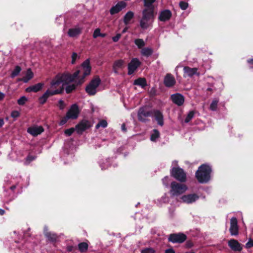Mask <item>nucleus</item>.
<instances>
[{"label":"nucleus","mask_w":253,"mask_h":253,"mask_svg":"<svg viewBox=\"0 0 253 253\" xmlns=\"http://www.w3.org/2000/svg\"><path fill=\"white\" fill-rule=\"evenodd\" d=\"M121 128L123 131H124V132L126 131V125L124 123L122 125Z\"/></svg>","instance_id":"13d9d810"},{"label":"nucleus","mask_w":253,"mask_h":253,"mask_svg":"<svg viewBox=\"0 0 253 253\" xmlns=\"http://www.w3.org/2000/svg\"><path fill=\"white\" fill-rule=\"evenodd\" d=\"M134 16V13L131 11L127 12L123 18V22L126 25H127L130 23L131 20H132Z\"/></svg>","instance_id":"bb28decb"},{"label":"nucleus","mask_w":253,"mask_h":253,"mask_svg":"<svg viewBox=\"0 0 253 253\" xmlns=\"http://www.w3.org/2000/svg\"><path fill=\"white\" fill-rule=\"evenodd\" d=\"M126 6V4L125 1L123 0L120 1L110 8L109 10L110 13L112 15L118 13L125 8Z\"/></svg>","instance_id":"2eb2a0df"},{"label":"nucleus","mask_w":253,"mask_h":253,"mask_svg":"<svg viewBox=\"0 0 253 253\" xmlns=\"http://www.w3.org/2000/svg\"><path fill=\"white\" fill-rule=\"evenodd\" d=\"M107 122L105 120H102L100 121L96 125L95 128L96 129L99 128L100 127H102L103 128H105L107 126Z\"/></svg>","instance_id":"4c0bfd02"},{"label":"nucleus","mask_w":253,"mask_h":253,"mask_svg":"<svg viewBox=\"0 0 253 253\" xmlns=\"http://www.w3.org/2000/svg\"><path fill=\"white\" fill-rule=\"evenodd\" d=\"M64 88L63 86L61 87L60 88L55 90H50L48 89L39 98V103L40 104L42 105L46 102L48 98L50 96L56 94H62L64 92Z\"/></svg>","instance_id":"0eeeda50"},{"label":"nucleus","mask_w":253,"mask_h":253,"mask_svg":"<svg viewBox=\"0 0 253 253\" xmlns=\"http://www.w3.org/2000/svg\"><path fill=\"white\" fill-rule=\"evenodd\" d=\"M211 167L204 164L198 168L195 173V177L199 183H207L211 179Z\"/></svg>","instance_id":"7ed1b4c3"},{"label":"nucleus","mask_w":253,"mask_h":253,"mask_svg":"<svg viewBox=\"0 0 253 253\" xmlns=\"http://www.w3.org/2000/svg\"><path fill=\"white\" fill-rule=\"evenodd\" d=\"M44 86V84L42 83H39L33 85H31L26 89L27 92H37L42 89Z\"/></svg>","instance_id":"4be33fe9"},{"label":"nucleus","mask_w":253,"mask_h":253,"mask_svg":"<svg viewBox=\"0 0 253 253\" xmlns=\"http://www.w3.org/2000/svg\"><path fill=\"white\" fill-rule=\"evenodd\" d=\"M155 250L152 248H144L141 251V253H155Z\"/></svg>","instance_id":"79ce46f5"},{"label":"nucleus","mask_w":253,"mask_h":253,"mask_svg":"<svg viewBox=\"0 0 253 253\" xmlns=\"http://www.w3.org/2000/svg\"><path fill=\"white\" fill-rule=\"evenodd\" d=\"M44 131L42 126L30 127L27 129V132L34 136H36L41 134Z\"/></svg>","instance_id":"412c9836"},{"label":"nucleus","mask_w":253,"mask_h":253,"mask_svg":"<svg viewBox=\"0 0 253 253\" xmlns=\"http://www.w3.org/2000/svg\"><path fill=\"white\" fill-rule=\"evenodd\" d=\"M218 100L214 99L212 101L210 106V109L211 111H215L217 110Z\"/></svg>","instance_id":"c9c22d12"},{"label":"nucleus","mask_w":253,"mask_h":253,"mask_svg":"<svg viewBox=\"0 0 253 253\" xmlns=\"http://www.w3.org/2000/svg\"><path fill=\"white\" fill-rule=\"evenodd\" d=\"M105 36H106V34H102V33H100V36H99V37H102V38H104V37H105Z\"/></svg>","instance_id":"338daca9"},{"label":"nucleus","mask_w":253,"mask_h":253,"mask_svg":"<svg viewBox=\"0 0 253 253\" xmlns=\"http://www.w3.org/2000/svg\"><path fill=\"white\" fill-rule=\"evenodd\" d=\"M34 74L30 68L27 69L26 75L22 78L18 79V81H23L24 83H27L33 78Z\"/></svg>","instance_id":"393cba45"},{"label":"nucleus","mask_w":253,"mask_h":253,"mask_svg":"<svg viewBox=\"0 0 253 253\" xmlns=\"http://www.w3.org/2000/svg\"><path fill=\"white\" fill-rule=\"evenodd\" d=\"M16 187V185H12L10 187V189L12 190V191H13Z\"/></svg>","instance_id":"69168bd1"},{"label":"nucleus","mask_w":253,"mask_h":253,"mask_svg":"<svg viewBox=\"0 0 253 253\" xmlns=\"http://www.w3.org/2000/svg\"><path fill=\"white\" fill-rule=\"evenodd\" d=\"M133 84L140 86L142 88L145 87L147 85L146 80L144 78H139L135 80Z\"/></svg>","instance_id":"cd10ccee"},{"label":"nucleus","mask_w":253,"mask_h":253,"mask_svg":"<svg viewBox=\"0 0 253 253\" xmlns=\"http://www.w3.org/2000/svg\"><path fill=\"white\" fill-rule=\"evenodd\" d=\"M4 124L3 119L0 118V127H1Z\"/></svg>","instance_id":"bf43d9fd"},{"label":"nucleus","mask_w":253,"mask_h":253,"mask_svg":"<svg viewBox=\"0 0 253 253\" xmlns=\"http://www.w3.org/2000/svg\"><path fill=\"white\" fill-rule=\"evenodd\" d=\"M229 231L231 235L232 236H236L239 234L238 221L236 217H232L230 220V227Z\"/></svg>","instance_id":"dca6fc26"},{"label":"nucleus","mask_w":253,"mask_h":253,"mask_svg":"<svg viewBox=\"0 0 253 253\" xmlns=\"http://www.w3.org/2000/svg\"><path fill=\"white\" fill-rule=\"evenodd\" d=\"M153 115L158 124L160 126H163L164 125V116L162 113L158 110H156L153 111Z\"/></svg>","instance_id":"5701e85b"},{"label":"nucleus","mask_w":253,"mask_h":253,"mask_svg":"<svg viewBox=\"0 0 253 253\" xmlns=\"http://www.w3.org/2000/svg\"><path fill=\"white\" fill-rule=\"evenodd\" d=\"M185 246L187 248H190L193 246V243L191 241H187L185 243Z\"/></svg>","instance_id":"603ef678"},{"label":"nucleus","mask_w":253,"mask_h":253,"mask_svg":"<svg viewBox=\"0 0 253 253\" xmlns=\"http://www.w3.org/2000/svg\"><path fill=\"white\" fill-rule=\"evenodd\" d=\"M80 110L78 106L76 104H73L68 111L67 112V117L71 119H76L79 115Z\"/></svg>","instance_id":"ddd939ff"},{"label":"nucleus","mask_w":253,"mask_h":253,"mask_svg":"<svg viewBox=\"0 0 253 253\" xmlns=\"http://www.w3.org/2000/svg\"><path fill=\"white\" fill-rule=\"evenodd\" d=\"M4 94L1 92H0V101L3 100V99L4 98Z\"/></svg>","instance_id":"052dcab7"},{"label":"nucleus","mask_w":253,"mask_h":253,"mask_svg":"<svg viewBox=\"0 0 253 253\" xmlns=\"http://www.w3.org/2000/svg\"><path fill=\"white\" fill-rule=\"evenodd\" d=\"M4 213H5L4 210L0 209V215H2L4 214Z\"/></svg>","instance_id":"e2e57ef3"},{"label":"nucleus","mask_w":253,"mask_h":253,"mask_svg":"<svg viewBox=\"0 0 253 253\" xmlns=\"http://www.w3.org/2000/svg\"><path fill=\"white\" fill-rule=\"evenodd\" d=\"M171 99L172 102L178 106H181L184 102V96L180 93L171 95Z\"/></svg>","instance_id":"aec40b11"},{"label":"nucleus","mask_w":253,"mask_h":253,"mask_svg":"<svg viewBox=\"0 0 253 253\" xmlns=\"http://www.w3.org/2000/svg\"><path fill=\"white\" fill-rule=\"evenodd\" d=\"M80 71V70L76 71L73 74L68 72L58 73L50 82V88L56 89L58 86H60L59 88L62 86L64 88V85L68 84L74 81L75 78L78 77Z\"/></svg>","instance_id":"f257e3e1"},{"label":"nucleus","mask_w":253,"mask_h":253,"mask_svg":"<svg viewBox=\"0 0 253 253\" xmlns=\"http://www.w3.org/2000/svg\"><path fill=\"white\" fill-rule=\"evenodd\" d=\"M76 128H74V127H71V128H70L69 129H66L65 131H64V133L68 136H71L73 133L75 131Z\"/></svg>","instance_id":"c03bdc74"},{"label":"nucleus","mask_w":253,"mask_h":253,"mask_svg":"<svg viewBox=\"0 0 253 253\" xmlns=\"http://www.w3.org/2000/svg\"><path fill=\"white\" fill-rule=\"evenodd\" d=\"M164 83L166 86L171 87L175 85L176 81L171 74H167L164 78Z\"/></svg>","instance_id":"6ab92c4d"},{"label":"nucleus","mask_w":253,"mask_h":253,"mask_svg":"<svg viewBox=\"0 0 253 253\" xmlns=\"http://www.w3.org/2000/svg\"><path fill=\"white\" fill-rule=\"evenodd\" d=\"M153 115V111L151 110L146 106L140 107L138 111V119L142 122H146L148 121L147 118L152 117Z\"/></svg>","instance_id":"6e6552de"},{"label":"nucleus","mask_w":253,"mask_h":253,"mask_svg":"<svg viewBox=\"0 0 253 253\" xmlns=\"http://www.w3.org/2000/svg\"><path fill=\"white\" fill-rule=\"evenodd\" d=\"M121 37V34H117L115 36L112 38V40L114 42H117Z\"/></svg>","instance_id":"3c124183"},{"label":"nucleus","mask_w":253,"mask_h":253,"mask_svg":"<svg viewBox=\"0 0 253 253\" xmlns=\"http://www.w3.org/2000/svg\"><path fill=\"white\" fill-rule=\"evenodd\" d=\"M91 126L89 121L83 119L76 126L75 128L78 134H82L84 131L91 127Z\"/></svg>","instance_id":"9b49d317"},{"label":"nucleus","mask_w":253,"mask_h":253,"mask_svg":"<svg viewBox=\"0 0 253 253\" xmlns=\"http://www.w3.org/2000/svg\"><path fill=\"white\" fill-rule=\"evenodd\" d=\"M27 101V98L25 96H23L18 99L17 103L19 105H24Z\"/></svg>","instance_id":"a19ab883"},{"label":"nucleus","mask_w":253,"mask_h":253,"mask_svg":"<svg viewBox=\"0 0 253 253\" xmlns=\"http://www.w3.org/2000/svg\"><path fill=\"white\" fill-rule=\"evenodd\" d=\"M101 83V80L98 76H95L87 85L85 88L86 92L90 96L94 95L96 92V88Z\"/></svg>","instance_id":"423d86ee"},{"label":"nucleus","mask_w":253,"mask_h":253,"mask_svg":"<svg viewBox=\"0 0 253 253\" xmlns=\"http://www.w3.org/2000/svg\"><path fill=\"white\" fill-rule=\"evenodd\" d=\"M253 247V240L250 239L249 241L246 243L245 247L247 249H250Z\"/></svg>","instance_id":"de8ad7c7"},{"label":"nucleus","mask_w":253,"mask_h":253,"mask_svg":"<svg viewBox=\"0 0 253 253\" xmlns=\"http://www.w3.org/2000/svg\"><path fill=\"white\" fill-rule=\"evenodd\" d=\"M128 30V27H126L122 31V33H126Z\"/></svg>","instance_id":"0e129e2a"},{"label":"nucleus","mask_w":253,"mask_h":253,"mask_svg":"<svg viewBox=\"0 0 253 253\" xmlns=\"http://www.w3.org/2000/svg\"><path fill=\"white\" fill-rule=\"evenodd\" d=\"M134 43L137 46L138 48H141L145 44L143 40L141 39H137L135 40Z\"/></svg>","instance_id":"e433bc0d"},{"label":"nucleus","mask_w":253,"mask_h":253,"mask_svg":"<svg viewBox=\"0 0 253 253\" xmlns=\"http://www.w3.org/2000/svg\"><path fill=\"white\" fill-rule=\"evenodd\" d=\"M100 35V30L99 28L95 29L93 34V38H96Z\"/></svg>","instance_id":"09e8293b"},{"label":"nucleus","mask_w":253,"mask_h":253,"mask_svg":"<svg viewBox=\"0 0 253 253\" xmlns=\"http://www.w3.org/2000/svg\"><path fill=\"white\" fill-rule=\"evenodd\" d=\"M91 70L90 60L89 59H87L82 63L79 69L76 70L81 71L78 77L76 78L78 80L79 84H82L84 83L85 78L90 75Z\"/></svg>","instance_id":"20e7f679"},{"label":"nucleus","mask_w":253,"mask_h":253,"mask_svg":"<svg viewBox=\"0 0 253 253\" xmlns=\"http://www.w3.org/2000/svg\"><path fill=\"white\" fill-rule=\"evenodd\" d=\"M76 250V247L73 246H68L67 247V251L69 252H72Z\"/></svg>","instance_id":"864d4df0"},{"label":"nucleus","mask_w":253,"mask_h":253,"mask_svg":"<svg viewBox=\"0 0 253 253\" xmlns=\"http://www.w3.org/2000/svg\"><path fill=\"white\" fill-rule=\"evenodd\" d=\"M88 248V245L86 242H82L78 244V249L81 253L86 252Z\"/></svg>","instance_id":"7c9ffc66"},{"label":"nucleus","mask_w":253,"mask_h":253,"mask_svg":"<svg viewBox=\"0 0 253 253\" xmlns=\"http://www.w3.org/2000/svg\"><path fill=\"white\" fill-rule=\"evenodd\" d=\"M142 16L140 20V26L143 30H146L152 25L156 14L154 6L146 8L142 11Z\"/></svg>","instance_id":"f03ea898"},{"label":"nucleus","mask_w":253,"mask_h":253,"mask_svg":"<svg viewBox=\"0 0 253 253\" xmlns=\"http://www.w3.org/2000/svg\"><path fill=\"white\" fill-rule=\"evenodd\" d=\"M144 0V6L147 8H150L152 6L153 3L156 0Z\"/></svg>","instance_id":"ea45409f"},{"label":"nucleus","mask_w":253,"mask_h":253,"mask_svg":"<svg viewBox=\"0 0 253 253\" xmlns=\"http://www.w3.org/2000/svg\"><path fill=\"white\" fill-rule=\"evenodd\" d=\"M124 64V61L123 60L120 59L115 61L113 66L115 72L117 73V71L116 70L118 68H122Z\"/></svg>","instance_id":"2f4dec72"},{"label":"nucleus","mask_w":253,"mask_h":253,"mask_svg":"<svg viewBox=\"0 0 253 253\" xmlns=\"http://www.w3.org/2000/svg\"><path fill=\"white\" fill-rule=\"evenodd\" d=\"M195 114V111H190L189 112L188 114H187L186 117L185 118L184 120V122L186 123H189L191 119L193 118L194 115Z\"/></svg>","instance_id":"58836bf2"},{"label":"nucleus","mask_w":253,"mask_h":253,"mask_svg":"<svg viewBox=\"0 0 253 253\" xmlns=\"http://www.w3.org/2000/svg\"><path fill=\"white\" fill-rule=\"evenodd\" d=\"M171 175L181 182H184L186 180V173L183 169L174 167L171 171Z\"/></svg>","instance_id":"9d476101"},{"label":"nucleus","mask_w":253,"mask_h":253,"mask_svg":"<svg viewBox=\"0 0 253 253\" xmlns=\"http://www.w3.org/2000/svg\"><path fill=\"white\" fill-rule=\"evenodd\" d=\"M165 253H175V252L173 249L170 248L166 250L165 251Z\"/></svg>","instance_id":"4d7b16f0"},{"label":"nucleus","mask_w":253,"mask_h":253,"mask_svg":"<svg viewBox=\"0 0 253 253\" xmlns=\"http://www.w3.org/2000/svg\"><path fill=\"white\" fill-rule=\"evenodd\" d=\"M180 199L183 203L189 204L196 202L199 199V196L195 193L183 195Z\"/></svg>","instance_id":"4468645a"},{"label":"nucleus","mask_w":253,"mask_h":253,"mask_svg":"<svg viewBox=\"0 0 253 253\" xmlns=\"http://www.w3.org/2000/svg\"><path fill=\"white\" fill-rule=\"evenodd\" d=\"M69 119H71L70 118H68L67 117V115L66 114V116L63 117L59 122L60 126H63L65 125L68 121Z\"/></svg>","instance_id":"a18cd8bd"},{"label":"nucleus","mask_w":253,"mask_h":253,"mask_svg":"<svg viewBox=\"0 0 253 253\" xmlns=\"http://www.w3.org/2000/svg\"><path fill=\"white\" fill-rule=\"evenodd\" d=\"M160 137V132L158 129H154L153 130V133L151 135L150 139L152 141H156L157 139Z\"/></svg>","instance_id":"72a5a7b5"},{"label":"nucleus","mask_w":253,"mask_h":253,"mask_svg":"<svg viewBox=\"0 0 253 253\" xmlns=\"http://www.w3.org/2000/svg\"><path fill=\"white\" fill-rule=\"evenodd\" d=\"M140 65L141 62L138 58H135L132 59L130 62L128 64V75H132Z\"/></svg>","instance_id":"f8f14e48"},{"label":"nucleus","mask_w":253,"mask_h":253,"mask_svg":"<svg viewBox=\"0 0 253 253\" xmlns=\"http://www.w3.org/2000/svg\"><path fill=\"white\" fill-rule=\"evenodd\" d=\"M179 5L181 9L186 10L188 6V3L185 1H181L179 2Z\"/></svg>","instance_id":"37998d69"},{"label":"nucleus","mask_w":253,"mask_h":253,"mask_svg":"<svg viewBox=\"0 0 253 253\" xmlns=\"http://www.w3.org/2000/svg\"><path fill=\"white\" fill-rule=\"evenodd\" d=\"M34 159H26V161L25 162V165H28L30 163V162L33 160Z\"/></svg>","instance_id":"680f3d73"},{"label":"nucleus","mask_w":253,"mask_h":253,"mask_svg":"<svg viewBox=\"0 0 253 253\" xmlns=\"http://www.w3.org/2000/svg\"><path fill=\"white\" fill-rule=\"evenodd\" d=\"M172 16V13L169 9H165L160 12L158 19L162 22H166L169 20Z\"/></svg>","instance_id":"a211bd4d"},{"label":"nucleus","mask_w":253,"mask_h":253,"mask_svg":"<svg viewBox=\"0 0 253 253\" xmlns=\"http://www.w3.org/2000/svg\"><path fill=\"white\" fill-rule=\"evenodd\" d=\"M153 49L149 47H145L141 50V54L143 56L149 57L153 53Z\"/></svg>","instance_id":"473e14b6"},{"label":"nucleus","mask_w":253,"mask_h":253,"mask_svg":"<svg viewBox=\"0 0 253 253\" xmlns=\"http://www.w3.org/2000/svg\"><path fill=\"white\" fill-rule=\"evenodd\" d=\"M82 28H75L69 29L68 32V34L70 37H76L82 33Z\"/></svg>","instance_id":"a878e982"},{"label":"nucleus","mask_w":253,"mask_h":253,"mask_svg":"<svg viewBox=\"0 0 253 253\" xmlns=\"http://www.w3.org/2000/svg\"><path fill=\"white\" fill-rule=\"evenodd\" d=\"M247 62L249 64L250 68H253V58L248 59L247 60Z\"/></svg>","instance_id":"6e6d98bb"},{"label":"nucleus","mask_w":253,"mask_h":253,"mask_svg":"<svg viewBox=\"0 0 253 253\" xmlns=\"http://www.w3.org/2000/svg\"><path fill=\"white\" fill-rule=\"evenodd\" d=\"M21 71V68L19 66H16L10 74V77L11 78H14L19 75Z\"/></svg>","instance_id":"f704fd0d"},{"label":"nucleus","mask_w":253,"mask_h":253,"mask_svg":"<svg viewBox=\"0 0 253 253\" xmlns=\"http://www.w3.org/2000/svg\"><path fill=\"white\" fill-rule=\"evenodd\" d=\"M78 57V54L76 52H73L72 55V64H74Z\"/></svg>","instance_id":"8fccbe9b"},{"label":"nucleus","mask_w":253,"mask_h":253,"mask_svg":"<svg viewBox=\"0 0 253 253\" xmlns=\"http://www.w3.org/2000/svg\"><path fill=\"white\" fill-rule=\"evenodd\" d=\"M59 108L61 109V110H62L65 107V104H64V102L63 100H60L59 101Z\"/></svg>","instance_id":"5fc2aeb1"},{"label":"nucleus","mask_w":253,"mask_h":253,"mask_svg":"<svg viewBox=\"0 0 253 253\" xmlns=\"http://www.w3.org/2000/svg\"><path fill=\"white\" fill-rule=\"evenodd\" d=\"M10 116L12 118L15 119L20 116V113L17 111H12L11 113Z\"/></svg>","instance_id":"49530a36"},{"label":"nucleus","mask_w":253,"mask_h":253,"mask_svg":"<svg viewBox=\"0 0 253 253\" xmlns=\"http://www.w3.org/2000/svg\"><path fill=\"white\" fill-rule=\"evenodd\" d=\"M81 85V84H78V80L77 82H76L75 84L68 85L65 88L64 87V89H65L66 93L70 94L73 91L75 90L78 85Z\"/></svg>","instance_id":"c85d7f7f"},{"label":"nucleus","mask_w":253,"mask_h":253,"mask_svg":"<svg viewBox=\"0 0 253 253\" xmlns=\"http://www.w3.org/2000/svg\"><path fill=\"white\" fill-rule=\"evenodd\" d=\"M44 235L51 242L55 243L58 239V236L56 234L50 232L45 233Z\"/></svg>","instance_id":"c756f323"},{"label":"nucleus","mask_w":253,"mask_h":253,"mask_svg":"<svg viewBox=\"0 0 253 253\" xmlns=\"http://www.w3.org/2000/svg\"><path fill=\"white\" fill-rule=\"evenodd\" d=\"M26 158L29 159V158H34V157H31V156H30L29 155V156H28L27 157V158Z\"/></svg>","instance_id":"774afa93"},{"label":"nucleus","mask_w":253,"mask_h":253,"mask_svg":"<svg viewBox=\"0 0 253 253\" xmlns=\"http://www.w3.org/2000/svg\"><path fill=\"white\" fill-rule=\"evenodd\" d=\"M187 239L186 235L183 233H171L169 235L168 242L173 244H181Z\"/></svg>","instance_id":"1a4fd4ad"},{"label":"nucleus","mask_w":253,"mask_h":253,"mask_svg":"<svg viewBox=\"0 0 253 253\" xmlns=\"http://www.w3.org/2000/svg\"><path fill=\"white\" fill-rule=\"evenodd\" d=\"M184 73V77L188 76L190 77H192L194 75L197 73V68H190L188 66H185L183 68Z\"/></svg>","instance_id":"b1692460"},{"label":"nucleus","mask_w":253,"mask_h":253,"mask_svg":"<svg viewBox=\"0 0 253 253\" xmlns=\"http://www.w3.org/2000/svg\"><path fill=\"white\" fill-rule=\"evenodd\" d=\"M187 189L186 185L176 181H172L170 184V194L171 196H177L184 193Z\"/></svg>","instance_id":"39448f33"},{"label":"nucleus","mask_w":253,"mask_h":253,"mask_svg":"<svg viewBox=\"0 0 253 253\" xmlns=\"http://www.w3.org/2000/svg\"><path fill=\"white\" fill-rule=\"evenodd\" d=\"M228 245L230 248L235 252H240L242 250V245L236 240L232 239L228 241Z\"/></svg>","instance_id":"f3484780"}]
</instances>
